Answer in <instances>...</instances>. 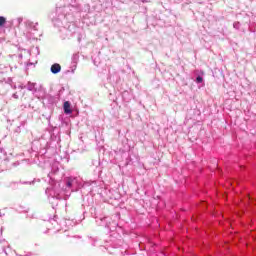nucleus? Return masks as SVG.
I'll return each mask as SVG.
<instances>
[{"label":"nucleus","mask_w":256,"mask_h":256,"mask_svg":"<svg viewBox=\"0 0 256 256\" xmlns=\"http://www.w3.org/2000/svg\"><path fill=\"white\" fill-rule=\"evenodd\" d=\"M64 113H66L67 115L72 113L71 104L69 102L64 103Z\"/></svg>","instance_id":"nucleus-2"},{"label":"nucleus","mask_w":256,"mask_h":256,"mask_svg":"<svg viewBox=\"0 0 256 256\" xmlns=\"http://www.w3.org/2000/svg\"><path fill=\"white\" fill-rule=\"evenodd\" d=\"M6 21L7 20L5 19V17L0 16V27H2V25H5Z\"/></svg>","instance_id":"nucleus-3"},{"label":"nucleus","mask_w":256,"mask_h":256,"mask_svg":"<svg viewBox=\"0 0 256 256\" xmlns=\"http://www.w3.org/2000/svg\"><path fill=\"white\" fill-rule=\"evenodd\" d=\"M61 71V65L59 64H54L51 66V72L54 74H57Z\"/></svg>","instance_id":"nucleus-1"},{"label":"nucleus","mask_w":256,"mask_h":256,"mask_svg":"<svg viewBox=\"0 0 256 256\" xmlns=\"http://www.w3.org/2000/svg\"><path fill=\"white\" fill-rule=\"evenodd\" d=\"M196 82H198V83H203V77L198 76V77L196 78Z\"/></svg>","instance_id":"nucleus-4"}]
</instances>
